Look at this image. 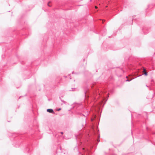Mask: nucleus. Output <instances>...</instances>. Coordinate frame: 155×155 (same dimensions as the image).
I'll use <instances>...</instances> for the list:
<instances>
[{"label":"nucleus","mask_w":155,"mask_h":155,"mask_svg":"<svg viewBox=\"0 0 155 155\" xmlns=\"http://www.w3.org/2000/svg\"><path fill=\"white\" fill-rule=\"evenodd\" d=\"M92 91H91L89 90H87L86 91H85L84 93V95L85 99L88 98L90 96L93 95L95 99H96V97H95V95H97V91L96 88H94L91 87Z\"/></svg>","instance_id":"obj_1"},{"label":"nucleus","mask_w":155,"mask_h":155,"mask_svg":"<svg viewBox=\"0 0 155 155\" xmlns=\"http://www.w3.org/2000/svg\"><path fill=\"white\" fill-rule=\"evenodd\" d=\"M83 150L84 152V154H81L82 155H89L91 152L87 148H83Z\"/></svg>","instance_id":"obj_2"},{"label":"nucleus","mask_w":155,"mask_h":155,"mask_svg":"<svg viewBox=\"0 0 155 155\" xmlns=\"http://www.w3.org/2000/svg\"><path fill=\"white\" fill-rule=\"evenodd\" d=\"M47 111L53 114H54L55 113V112L54 111V110H53V109H47Z\"/></svg>","instance_id":"obj_3"},{"label":"nucleus","mask_w":155,"mask_h":155,"mask_svg":"<svg viewBox=\"0 0 155 155\" xmlns=\"http://www.w3.org/2000/svg\"><path fill=\"white\" fill-rule=\"evenodd\" d=\"M147 30V29L146 28H143V30L144 32V34H147V32H145V31Z\"/></svg>","instance_id":"obj_4"},{"label":"nucleus","mask_w":155,"mask_h":155,"mask_svg":"<svg viewBox=\"0 0 155 155\" xmlns=\"http://www.w3.org/2000/svg\"><path fill=\"white\" fill-rule=\"evenodd\" d=\"M75 90H76V88H71V89L69 90V91H75Z\"/></svg>","instance_id":"obj_5"},{"label":"nucleus","mask_w":155,"mask_h":155,"mask_svg":"<svg viewBox=\"0 0 155 155\" xmlns=\"http://www.w3.org/2000/svg\"><path fill=\"white\" fill-rule=\"evenodd\" d=\"M26 151L27 152H28V153H29L30 150L27 147L26 149Z\"/></svg>","instance_id":"obj_6"},{"label":"nucleus","mask_w":155,"mask_h":155,"mask_svg":"<svg viewBox=\"0 0 155 155\" xmlns=\"http://www.w3.org/2000/svg\"><path fill=\"white\" fill-rule=\"evenodd\" d=\"M98 138L97 139V142H99L100 141L99 138L100 137L99 135L98 136Z\"/></svg>","instance_id":"obj_7"},{"label":"nucleus","mask_w":155,"mask_h":155,"mask_svg":"<svg viewBox=\"0 0 155 155\" xmlns=\"http://www.w3.org/2000/svg\"><path fill=\"white\" fill-rule=\"evenodd\" d=\"M133 79H127V80L126 81H130L131 80H132Z\"/></svg>","instance_id":"obj_8"},{"label":"nucleus","mask_w":155,"mask_h":155,"mask_svg":"<svg viewBox=\"0 0 155 155\" xmlns=\"http://www.w3.org/2000/svg\"><path fill=\"white\" fill-rule=\"evenodd\" d=\"M143 73H144V72H146V69H145V68H143Z\"/></svg>","instance_id":"obj_9"},{"label":"nucleus","mask_w":155,"mask_h":155,"mask_svg":"<svg viewBox=\"0 0 155 155\" xmlns=\"http://www.w3.org/2000/svg\"><path fill=\"white\" fill-rule=\"evenodd\" d=\"M143 74L145 75V76H147V72H145L143 73Z\"/></svg>","instance_id":"obj_10"},{"label":"nucleus","mask_w":155,"mask_h":155,"mask_svg":"<svg viewBox=\"0 0 155 155\" xmlns=\"http://www.w3.org/2000/svg\"><path fill=\"white\" fill-rule=\"evenodd\" d=\"M61 101L63 103H64V104H66V103L65 101H63V100H61Z\"/></svg>","instance_id":"obj_11"},{"label":"nucleus","mask_w":155,"mask_h":155,"mask_svg":"<svg viewBox=\"0 0 155 155\" xmlns=\"http://www.w3.org/2000/svg\"><path fill=\"white\" fill-rule=\"evenodd\" d=\"M50 2H48V6H49V7H51V5H49V3H50Z\"/></svg>","instance_id":"obj_12"},{"label":"nucleus","mask_w":155,"mask_h":155,"mask_svg":"<svg viewBox=\"0 0 155 155\" xmlns=\"http://www.w3.org/2000/svg\"><path fill=\"white\" fill-rule=\"evenodd\" d=\"M81 116H84L85 117H86L83 114H81Z\"/></svg>","instance_id":"obj_13"},{"label":"nucleus","mask_w":155,"mask_h":155,"mask_svg":"<svg viewBox=\"0 0 155 155\" xmlns=\"http://www.w3.org/2000/svg\"><path fill=\"white\" fill-rule=\"evenodd\" d=\"M60 134H63V133L62 132H60Z\"/></svg>","instance_id":"obj_14"},{"label":"nucleus","mask_w":155,"mask_h":155,"mask_svg":"<svg viewBox=\"0 0 155 155\" xmlns=\"http://www.w3.org/2000/svg\"><path fill=\"white\" fill-rule=\"evenodd\" d=\"M61 110V108H59V109H58V110L59 111V110Z\"/></svg>","instance_id":"obj_15"},{"label":"nucleus","mask_w":155,"mask_h":155,"mask_svg":"<svg viewBox=\"0 0 155 155\" xmlns=\"http://www.w3.org/2000/svg\"><path fill=\"white\" fill-rule=\"evenodd\" d=\"M146 129L147 130H148V127H146Z\"/></svg>","instance_id":"obj_16"},{"label":"nucleus","mask_w":155,"mask_h":155,"mask_svg":"<svg viewBox=\"0 0 155 155\" xmlns=\"http://www.w3.org/2000/svg\"><path fill=\"white\" fill-rule=\"evenodd\" d=\"M59 98H60V100H62V99H61V97H59Z\"/></svg>","instance_id":"obj_17"},{"label":"nucleus","mask_w":155,"mask_h":155,"mask_svg":"<svg viewBox=\"0 0 155 155\" xmlns=\"http://www.w3.org/2000/svg\"><path fill=\"white\" fill-rule=\"evenodd\" d=\"M74 71H72V74H74Z\"/></svg>","instance_id":"obj_18"},{"label":"nucleus","mask_w":155,"mask_h":155,"mask_svg":"<svg viewBox=\"0 0 155 155\" xmlns=\"http://www.w3.org/2000/svg\"><path fill=\"white\" fill-rule=\"evenodd\" d=\"M75 149H78V147H75Z\"/></svg>","instance_id":"obj_19"},{"label":"nucleus","mask_w":155,"mask_h":155,"mask_svg":"<svg viewBox=\"0 0 155 155\" xmlns=\"http://www.w3.org/2000/svg\"><path fill=\"white\" fill-rule=\"evenodd\" d=\"M95 8H97V7L96 6H95Z\"/></svg>","instance_id":"obj_20"},{"label":"nucleus","mask_w":155,"mask_h":155,"mask_svg":"<svg viewBox=\"0 0 155 155\" xmlns=\"http://www.w3.org/2000/svg\"><path fill=\"white\" fill-rule=\"evenodd\" d=\"M85 123H86V119H85Z\"/></svg>","instance_id":"obj_21"},{"label":"nucleus","mask_w":155,"mask_h":155,"mask_svg":"<svg viewBox=\"0 0 155 155\" xmlns=\"http://www.w3.org/2000/svg\"><path fill=\"white\" fill-rule=\"evenodd\" d=\"M146 86L147 87H148V86L147 85H146Z\"/></svg>","instance_id":"obj_22"},{"label":"nucleus","mask_w":155,"mask_h":155,"mask_svg":"<svg viewBox=\"0 0 155 155\" xmlns=\"http://www.w3.org/2000/svg\"><path fill=\"white\" fill-rule=\"evenodd\" d=\"M82 126H83V127H84V125H82Z\"/></svg>","instance_id":"obj_23"},{"label":"nucleus","mask_w":155,"mask_h":155,"mask_svg":"<svg viewBox=\"0 0 155 155\" xmlns=\"http://www.w3.org/2000/svg\"><path fill=\"white\" fill-rule=\"evenodd\" d=\"M105 104V103H104V105Z\"/></svg>","instance_id":"obj_24"},{"label":"nucleus","mask_w":155,"mask_h":155,"mask_svg":"<svg viewBox=\"0 0 155 155\" xmlns=\"http://www.w3.org/2000/svg\"><path fill=\"white\" fill-rule=\"evenodd\" d=\"M105 104V103H104V105Z\"/></svg>","instance_id":"obj_25"},{"label":"nucleus","mask_w":155,"mask_h":155,"mask_svg":"<svg viewBox=\"0 0 155 155\" xmlns=\"http://www.w3.org/2000/svg\"><path fill=\"white\" fill-rule=\"evenodd\" d=\"M105 104V103H104V105Z\"/></svg>","instance_id":"obj_26"},{"label":"nucleus","mask_w":155,"mask_h":155,"mask_svg":"<svg viewBox=\"0 0 155 155\" xmlns=\"http://www.w3.org/2000/svg\"><path fill=\"white\" fill-rule=\"evenodd\" d=\"M105 104V103H104V105Z\"/></svg>","instance_id":"obj_27"},{"label":"nucleus","mask_w":155,"mask_h":155,"mask_svg":"<svg viewBox=\"0 0 155 155\" xmlns=\"http://www.w3.org/2000/svg\"><path fill=\"white\" fill-rule=\"evenodd\" d=\"M75 74H77V73H75Z\"/></svg>","instance_id":"obj_28"},{"label":"nucleus","mask_w":155,"mask_h":155,"mask_svg":"<svg viewBox=\"0 0 155 155\" xmlns=\"http://www.w3.org/2000/svg\"><path fill=\"white\" fill-rule=\"evenodd\" d=\"M56 135H55V137H56Z\"/></svg>","instance_id":"obj_29"},{"label":"nucleus","mask_w":155,"mask_h":155,"mask_svg":"<svg viewBox=\"0 0 155 155\" xmlns=\"http://www.w3.org/2000/svg\"><path fill=\"white\" fill-rule=\"evenodd\" d=\"M126 78H127V76H126Z\"/></svg>","instance_id":"obj_30"},{"label":"nucleus","mask_w":155,"mask_h":155,"mask_svg":"<svg viewBox=\"0 0 155 155\" xmlns=\"http://www.w3.org/2000/svg\"><path fill=\"white\" fill-rule=\"evenodd\" d=\"M90 1H91V0H90Z\"/></svg>","instance_id":"obj_31"}]
</instances>
